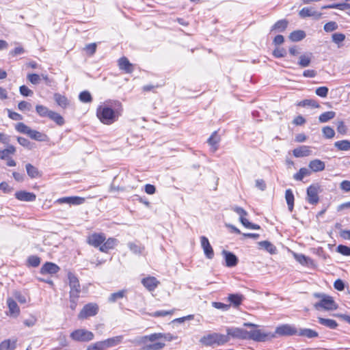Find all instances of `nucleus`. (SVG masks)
Masks as SVG:
<instances>
[{
  "label": "nucleus",
  "instance_id": "nucleus-1",
  "mask_svg": "<svg viewBox=\"0 0 350 350\" xmlns=\"http://www.w3.org/2000/svg\"><path fill=\"white\" fill-rule=\"evenodd\" d=\"M162 338L167 341H172L175 339V337L170 333H154L139 337L135 341L137 345H142V350H161L165 347V344L156 341Z\"/></svg>",
  "mask_w": 350,
  "mask_h": 350
},
{
  "label": "nucleus",
  "instance_id": "nucleus-2",
  "mask_svg": "<svg viewBox=\"0 0 350 350\" xmlns=\"http://www.w3.org/2000/svg\"><path fill=\"white\" fill-rule=\"evenodd\" d=\"M243 326L245 328L242 327V339H249L256 342H266L274 338V335L271 334V332L258 329V325L256 324L243 322Z\"/></svg>",
  "mask_w": 350,
  "mask_h": 350
},
{
  "label": "nucleus",
  "instance_id": "nucleus-3",
  "mask_svg": "<svg viewBox=\"0 0 350 350\" xmlns=\"http://www.w3.org/2000/svg\"><path fill=\"white\" fill-rule=\"evenodd\" d=\"M96 116L100 121L105 124H111L118 120L120 112L113 110L107 105H100L97 108Z\"/></svg>",
  "mask_w": 350,
  "mask_h": 350
},
{
  "label": "nucleus",
  "instance_id": "nucleus-4",
  "mask_svg": "<svg viewBox=\"0 0 350 350\" xmlns=\"http://www.w3.org/2000/svg\"><path fill=\"white\" fill-rule=\"evenodd\" d=\"M200 341L205 346L222 345L228 341V336L219 333H212L204 336Z\"/></svg>",
  "mask_w": 350,
  "mask_h": 350
},
{
  "label": "nucleus",
  "instance_id": "nucleus-5",
  "mask_svg": "<svg viewBox=\"0 0 350 350\" xmlns=\"http://www.w3.org/2000/svg\"><path fill=\"white\" fill-rule=\"evenodd\" d=\"M314 296L320 299V301L314 305L317 310L323 308L326 310H332L337 308V306L332 297L322 293H314Z\"/></svg>",
  "mask_w": 350,
  "mask_h": 350
},
{
  "label": "nucleus",
  "instance_id": "nucleus-6",
  "mask_svg": "<svg viewBox=\"0 0 350 350\" xmlns=\"http://www.w3.org/2000/svg\"><path fill=\"white\" fill-rule=\"evenodd\" d=\"M274 335V338L279 336H290L297 335V329L293 325L282 324L275 328V332H271Z\"/></svg>",
  "mask_w": 350,
  "mask_h": 350
},
{
  "label": "nucleus",
  "instance_id": "nucleus-7",
  "mask_svg": "<svg viewBox=\"0 0 350 350\" xmlns=\"http://www.w3.org/2000/svg\"><path fill=\"white\" fill-rule=\"evenodd\" d=\"M94 337V334L88 330L84 329H76L70 334V338L79 342H88L93 340Z\"/></svg>",
  "mask_w": 350,
  "mask_h": 350
},
{
  "label": "nucleus",
  "instance_id": "nucleus-8",
  "mask_svg": "<svg viewBox=\"0 0 350 350\" xmlns=\"http://www.w3.org/2000/svg\"><path fill=\"white\" fill-rule=\"evenodd\" d=\"M68 284L70 286L69 296L79 297L81 293V285L77 277L72 272L68 273Z\"/></svg>",
  "mask_w": 350,
  "mask_h": 350
},
{
  "label": "nucleus",
  "instance_id": "nucleus-9",
  "mask_svg": "<svg viewBox=\"0 0 350 350\" xmlns=\"http://www.w3.org/2000/svg\"><path fill=\"white\" fill-rule=\"evenodd\" d=\"M98 312V306L96 304L90 303L85 305L83 309L78 314L79 319H87L97 314Z\"/></svg>",
  "mask_w": 350,
  "mask_h": 350
},
{
  "label": "nucleus",
  "instance_id": "nucleus-10",
  "mask_svg": "<svg viewBox=\"0 0 350 350\" xmlns=\"http://www.w3.org/2000/svg\"><path fill=\"white\" fill-rule=\"evenodd\" d=\"M320 187L318 185H311L307 189V201L311 204L319 202V192Z\"/></svg>",
  "mask_w": 350,
  "mask_h": 350
},
{
  "label": "nucleus",
  "instance_id": "nucleus-11",
  "mask_svg": "<svg viewBox=\"0 0 350 350\" xmlns=\"http://www.w3.org/2000/svg\"><path fill=\"white\" fill-rule=\"evenodd\" d=\"M105 239V234L94 232L88 237L87 243L94 247H100Z\"/></svg>",
  "mask_w": 350,
  "mask_h": 350
},
{
  "label": "nucleus",
  "instance_id": "nucleus-12",
  "mask_svg": "<svg viewBox=\"0 0 350 350\" xmlns=\"http://www.w3.org/2000/svg\"><path fill=\"white\" fill-rule=\"evenodd\" d=\"M84 202L85 199L83 198L78 196H70L58 198L55 201L54 203L58 204H68L70 205H79L83 204Z\"/></svg>",
  "mask_w": 350,
  "mask_h": 350
},
{
  "label": "nucleus",
  "instance_id": "nucleus-13",
  "mask_svg": "<svg viewBox=\"0 0 350 350\" xmlns=\"http://www.w3.org/2000/svg\"><path fill=\"white\" fill-rule=\"evenodd\" d=\"M200 242L206 257L208 259H212L214 256V252L208 239L206 237L202 236L200 237Z\"/></svg>",
  "mask_w": 350,
  "mask_h": 350
},
{
  "label": "nucleus",
  "instance_id": "nucleus-14",
  "mask_svg": "<svg viewBox=\"0 0 350 350\" xmlns=\"http://www.w3.org/2000/svg\"><path fill=\"white\" fill-rule=\"evenodd\" d=\"M14 196L17 200L23 202H33L36 198V196L33 193L25 191H17Z\"/></svg>",
  "mask_w": 350,
  "mask_h": 350
},
{
  "label": "nucleus",
  "instance_id": "nucleus-15",
  "mask_svg": "<svg viewBox=\"0 0 350 350\" xmlns=\"http://www.w3.org/2000/svg\"><path fill=\"white\" fill-rule=\"evenodd\" d=\"M142 283L149 291H154L159 284V282L157 278L152 276L143 278Z\"/></svg>",
  "mask_w": 350,
  "mask_h": 350
},
{
  "label": "nucleus",
  "instance_id": "nucleus-16",
  "mask_svg": "<svg viewBox=\"0 0 350 350\" xmlns=\"http://www.w3.org/2000/svg\"><path fill=\"white\" fill-rule=\"evenodd\" d=\"M59 270V267L55 263L47 262L40 269L42 274H55Z\"/></svg>",
  "mask_w": 350,
  "mask_h": 350
},
{
  "label": "nucleus",
  "instance_id": "nucleus-17",
  "mask_svg": "<svg viewBox=\"0 0 350 350\" xmlns=\"http://www.w3.org/2000/svg\"><path fill=\"white\" fill-rule=\"evenodd\" d=\"M308 167L310 171L314 172H321L325 170V164L320 159H314L309 163Z\"/></svg>",
  "mask_w": 350,
  "mask_h": 350
},
{
  "label": "nucleus",
  "instance_id": "nucleus-18",
  "mask_svg": "<svg viewBox=\"0 0 350 350\" xmlns=\"http://www.w3.org/2000/svg\"><path fill=\"white\" fill-rule=\"evenodd\" d=\"M222 254L225 258L226 265L227 267H234L237 264L238 258L232 253L224 250Z\"/></svg>",
  "mask_w": 350,
  "mask_h": 350
},
{
  "label": "nucleus",
  "instance_id": "nucleus-19",
  "mask_svg": "<svg viewBox=\"0 0 350 350\" xmlns=\"http://www.w3.org/2000/svg\"><path fill=\"white\" fill-rule=\"evenodd\" d=\"M118 243V240L115 238H109L103 242V244L99 247L102 252H107L109 250L113 249Z\"/></svg>",
  "mask_w": 350,
  "mask_h": 350
},
{
  "label": "nucleus",
  "instance_id": "nucleus-20",
  "mask_svg": "<svg viewBox=\"0 0 350 350\" xmlns=\"http://www.w3.org/2000/svg\"><path fill=\"white\" fill-rule=\"evenodd\" d=\"M118 65L120 68L124 70L126 73H131L133 71V64L125 57H122L119 59Z\"/></svg>",
  "mask_w": 350,
  "mask_h": 350
},
{
  "label": "nucleus",
  "instance_id": "nucleus-21",
  "mask_svg": "<svg viewBox=\"0 0 350 350\" xmlns=\"http://www.w3.org/2000/svg\"><path fill=\"white\" fill-rule=\"evenodd\" d=\"M25 169L27 171V175L31 178H37L42 176V172L39 171V170L33 165L31 163H27L25 165Z\"/></svg>",
  "mask_w": 350,
  "mask_h": 350
},
{
  "label": "nucleus",
  "instance_id": "nucleus-22",
  "mask_svg": "<svg viewBox=\"0 0 350 350\" xmlns=\"http://www.w3.org/2000/svg\"><path fill=\"white\" fill-rule=\"evenodd\" d=\"M299 16L301 18H306L309 16H314L317 18H321L322 14L314 10L312 8H302L299 13Z\"/></svg>",
  "mask_w": 350,
  "mask_h": 350
},
{
  "label": "nucleus",
  "instance_id": "nucleus-23",
  "mask_svg": "<svg viewBox=\"0 0 350 350\" xmlns=\"http://www.w3.org/2000/svg\"><path fill=\"white\" fill-rule=\"evenodd\" d=\"M293 152L295 157H304L309 156L311 154V150L309 146H302L295 148Z\"/></svg>",
  "mask_w": 350,
  "mask_h": 350
},
{
  "label": "nucleus",
  "instance_id": "nucleus-24",
  "mask_svg": "<svg viewBox=\"0 0 350 350\" xmlns=\"http://www.w3.org/2000/svg\"><path fill=\"white\" fill-rule=\"evenodd\" d=\"M299 336H304L308 338H317L319 336V334L317 332L308 329V328H303L297 329V335Z\"/></svg>",
  "mask_w": 350,
  "mask_h": 350
},
{
  "label": "nucleus",
  "instance_id": "nucleus-25",
  "mask_svg": "<svg viewBox=\"0 0 350 350\" xmlns=\"http://www.w3.org/2000/svg\"><path fill=\"white\" fill-rule=\"evenodd\" d=\"M228 301L230 307H233L234 308L239 309L241 306V295L239 294H229L228 297Z\"/></svg>",
  "mask_w": 350,
  "mask_h": 350
},
{
  "label": "nucleus",
  "instance_id": "nucleus-26",
  "mask_svg": "<svg viewBox=\"0 0 350 350\" xmlns=\"http://www.w3.org/2000/svg\"><path fill=\"white\" fill-rule=\"evenodd\" d=\"M7 304L11 315L17 317L20 314V309L16 302L12 298L7 299Z\"/></svg>",
  "mask_w": 350,
  "mask_h": 350
},
{
  "label": "nucleus",
  "instance_id": "nucleus-27",
  "mask_svg": "<svg viewBox=\"0 0 350 350\" xmlns=\"http://www.w3.org/2000/svg\"><path fill=\"white\" fill-rule=\"evenodd\" d=\"M220 141V137L217 134V131L213 133L211 137L208 139V143L211 146L213 152L216 151L217 149V144Z\"/></svg>",
  "mask_w": 350,
  "mask_h": 350
},
{
  "label": "nucleus",
  "instance_id": "nucleus-28",
  "mask_svg": "<svg viewBox=\"0 0 350 350\" xmlns=\"http://www.w3.org/2000/svg\"><path fill=\"white\" fill-rule=\"evenodd\" d=\"M27 135L31 139L39 142H44L47 138V136L45 134L36 130H32L31 129H30Z\"/></svg>",
  "mask_w": 350,
  "mask_h": 350
},
{
  "label": "nucleus",
  "instance_id": "nucleus-29",
  "mask_svg": "<svg viewBox=\"0 0 350 350\" xmlns=\"http://www.w3.org/2000/svg\"><path fill=\"white\" fill-rule=\"evenodd\" d=\"M122 340H123L122 336H114V337L109 338L105 340L107 349L118 345L119 344H120L122 342Z\"/></svg>",
  "mask_w": 350,
  "mask_h": 350
},
{
  "label": "nucleus",
  "instance_id": "nucleus-30",
  "mask_svg": "<svg viewBox=\"0 0 350 350\" xmlns=\"http://www.w3.org/2000/svg\"><path fill=\"white\" fill-rule=\"evenodd\" d=\"M54 100L59 107L64 109L66 108L69 105L67 98L59 93H55L54 94Z\"/></svg>",
  "mask_w": 350,
  "mask_h": 350
},
{
  "label": "nucleus",
  "instance_id": "nucleus-31",
  "mask_svg": "<svg viewBox=\"0 0 350 350\" xmlns=\"http://www.w3.org/2000/svg\"><path fill=\"white\" fill-rule=\"evenodd\" d=\"M288 22L286 19H282L277 21L271 27V31H284L287 26Z\"/></svg>",
  "mask_w": 350,
  "mask_h": 350
},
{
  "label": "nucleus",
  "instance_id": "nucleus-32",
  "mask_svg": "<svg viewBox=\"0 0 350 350\" xmlns=\"http://www.w3.org/2000/svg\"><path fill=\"white\" fill-rule=\"evenodd\" d=\"M318 321L321 325H323L330 329H335L338 326V323L335 320L329 319H324L322 317L318 318Z\"/></svg>",
  "mask_w": 350,
  "mask_h": 350
},
{
  "label": "nucleus",
  "instance_id": "nucleus-33",
  "mask_svg": "<svg viewBox=\"0 0 350 350\" xmlns=\"http://www.w3.org/2000/svg\"><path fill=\"white\" fill-rule=\"evenodd\" d=\"M16 340L11 341L10 339L5 340L0 343V350H14L16 348Z\"/></svg>",
  "mask_w": 350,
  "mask_h": 350
},
{
  "label": "nucleus",
  "instance_id": "nucleus-34",
  "mask_svg": "<svg viewBox=\"0 0 350 350\" xmlns=\"http://www.w3.org/2000/svg\"><path fill=\"white\" fill-rule=\"evenodd\" d=\"M306 37V33L302 30H296L291 32L289 39L293 42H299Z\"/></svg>",
  "mask_w": 350,
  "mask_h": 350
},
{
  "label": "nucleus",
  "instance_id": "nucleus-35",
  "mask_svg": "<svg viewBox=\"0 0 350 350\" xmlns=\"http://www.w3.org/2000/svg\"><path fill=\"white\" fill-rule=\"evenodd\" d=\"M258 244L261 248H263L271 254L276 252V247L268 241H260Z\"/></svg>",
  "mask_w": 350,
  "mask_h": 350
},
{
  "label": "nucleus",
  "instance_id": "nucleus-36",
  "mask_svg": "<svg viewBox=\"0 0 350 350\" xmlns=\"http://www.w3.org/2000/svg\"><path fill=\"white\" fill-rule=\"evenodd\" d=\"M49 118L54 121L59 126H62L65 122L64 118L59 113L53 111L50 112Z\"/></svg>",
  "mask_w": 350,
  "mask_h": 350
},
{
  "label": "nucleus",
  "instance_id": "nucleus-37",
  "mask_svg": "<svg viewBox=\"0 0 350 350\" xmlns=\"http://www.w3.org/2000/svg\"><path fill=\"white\" fill-rule=\"evenodd\" d=\"M311 171L306 167H301L299 172L293 175V178L296 180H302L305 176H310Z\"/></svg>",
  "mask_w": 350,
  "mask_h": 350
},
{
  "label": "nucleus",
  "instance_id": "nucleus-38",
  "mask_svg": "<svg viewBox=\"0 0 350 350\" xmlns=\"http://www.w3.org/2000/svg\"><path fill=\"white\" fill-rule=\"evenodd\" d=\"M334 146L338 150L347 151L350 150V141L345 139L334 143Z\"/></svg>",
  "mask_w": 350,
  "mask_h": 350
},
{
  "label": "nucleus",
  "instance_id": "nucleus-39",
  "mask_svg": "<svg viewBox=\"0 0 350 350\" xmlns=\"http://www.w3.org/2000/svg\"><path fill=\"white\" fill-rule=\"evenodd\" d=\"M128 247L130 249V250L134 253L135 254H141L144 252L145 247L144 245L139 244L137 245L135 243L130 242L128 243Z\"/></svg>",
  "mask_w": 350,
  "mask_h": 350
},
{
  "label": "nucleus",
  "instance_id": "nucleus-40",
  "mask_svg": "<svg viewBox=\"0 0 350 350\" xmlns=\"http://www.w3.org/2000/svg\"><path fill=\"white\" fill-rule=\"evenodd\" d=\"M285 198L288 204V208L291 212L294 206V195L291 189H287L285 192Z\"/></svg>",
  "mask_w": 350,
  "mask_h": 350
},
{
  "label": "nucleus",
  "instance_id": "nucleus-41",
  "mask_svg": "<svg viewBox=\"0 0 350 350\" xmlns=\"http://www.w3.org/2000/svg\"><path fill=\"white\" fill-rule=\"evenodd\" d=\"M247 213L242 208V225L249 229L258 230L260 229V226L250 222L247 219L244 218L243 216L246 215Z\"/></svg>",
  "mask_w": 350,
  "mask_h": 350
},
{
  "label": "nucleus",
  "instance_id": "nucleus-42",
  "mask_svg": "<svg viewBox=\"0 0 350 350\" xmlns=\"http://www.w3.org/2000/svg\"><path fill=\"white\" fill-rule=\"evenodd\" d=\"M294 256L295 259L303 265H309L312 264V260L304 254H295Z\"/></svg>",
  "mask_w": 350,
  "mask_h": 350
},
{
  "label": "nucleus",
  "instance_id": "nucleus-43",
  "mask_svg": "<svg viewBox=\"0 0 350 350\" xmlns=\"http://www.w3.org/2000/svg\"><path fill=\"white\" fill-rule=\"evenodd\" d=\"M336 116V113L334 111H326L321 113L319 117V120L320 122L324 123L327 122L329 120L333 119Z\"/></svg>",
  "mask_w": 350,
  "mask_h": 350
},
{
  "label": "nucleus",
  "instance_id": "nucleus-44",
  "mask_svg": "<svg viewBox=\"0 0 350 350\" xmlns=\"http://www.w3.org/2000/svg\"><path fill=\"white\" fill-rule=\"evenodd\" d=\"M126 291L122 290L119 291L118 292L113 293L110 295V296L108 298L109 302L114 303L118 299H122L125 296Z\"/></svg>",
  "mask_w": 350,
  "mask_h": 350
},
{
  "label": "nucleus",
  "instance_id": "nucleus-45",
  "mask_svg": "<svg viewBox=\"0 0 350 350\" xmlns=\"http://www.w3.org/2000/svg\"><path fill=\"white\" fill-rule=\"evenodd\" d=\"M36 111L41 117H48L51 110H49L46 107L41 105L36 106Z\"/></svg>",
  "mask_w": 350,
  "mask_h": 350
},
{
  "label": "nucleus",
  "instance_id": "nucleus-46",
  "mask_svg": "<svg viewBox=\"0 0 350 350\" xmlns=\"http://www.w3.org/2000/svg\"><path fill=\"white\" fill-rule=\"evenodd\" d=\"M312 55H302L299 57L298 64L301 67H307L310 64Z\"/></svg>",
  "mask_w": 350,
  "mask_h": 350
},
{
  "label": "nucleus",
  "instance_id": "nucleus-47",
  "mask_svg": "<svg viewBox=\"0 0 350 350\" xmlns=\"http://www.w3.org/2000/svg\"><path fill=\"white\" fill-rule=\"evenodd\" d=\"M298 105L301 107L310 106L313 108H319L320 107L318 102L312 99H305L301 100L298 103Z\"/></svg>",
  "mask_w": 350,
  "mask_h": 350
},
{
  "label": "nucleus",
  "instance_id": "nucleus-48",
  "mask_svg": "<svg viewBox=\"0 0 350 350\" xmlns=\"http://www.w3.org/2000/svg\"><path fill=\"white\" fill-rule=\"evenodd\" d=\"M79 98L82 103H91L92 100V95L88 91L81 92L79 94Z\"/></svg>",
  "mask_w": 350,
  "mask_h": 350
},
{
  "label": "nucleus",
  "instance_id": "nucleus-49",
  "mask_svg": "<svg viewBox=\"0 0 350 350\" xmlns=\"http://www.w3.org/2000/svg\"><path fill=\"white\" fill-rule=\"evenodd\" d=\"M15 129L18 132L21 133L28 135L31 128L23 122H18L16 124Z\"/></svg>",
  "mask_w": 350,
  "mask_h": 350
},
{
  "label": "nucleus",
  "instance_id": "nucleus-50",
  "mask_svg": "<svg viewBox=\"0 0 350 350\" xmlns=\"http://www.w3.org/2000/svg\"><path fill=\"white\" fill-rule=\"evenodd\" d=\"M323 136L327 139H332L335 135L334 130L330 126H324L322 129Z\"/></svg>",
  "mask_w": 350,
  "mask_h": 350
},
{
  "label": "nucleus",
  "instance_id": "nucleus-51",
  "mask_svg": "<svg viewBox=\"0 0 350 350\" xmlns=\"http://www.w3.org/2000/svg\"><path fill=\"white\" fill-rule=\"evenodd\" d=\"M27 263L31 267H37L40 264V258L37 256H30L27 258Z\"/></svg>",
  "mask_w": 350,
  "mask_h": 350
},
{
  "label": "nucleus",
  "instance_id": "nucleus-52",
  "mask_svg": "<svg viewBox=\"0 0 350 350\" xmlns=\"http://www.w3.org/2000/svg\"><path fill=\"white\" fill-rule=\"evenodd\" d=\"M332 41L338 45L345 40V35L342 33H334L332 36Z\"/></svg>",
  "mask_w": 350,
  "mask_h": 350
},
{
  "label": "nucleus",
  "instance_id": "nucleus-53",
  "mask_svg": "<svg viewBox=\"0 0 350 350\" xmlns=\"http://www.w3.org/2000/svg\"><path fill=\"white\" fill-rule=\"evenodd\" d=\"M232 338H241V329L239 328H228L227 329V335Z\"/></svg>",
  "mask_w": 350,
  "mask_h": 350
},
{
  "label": "nucleus",
  "instance_id": "nucleus-54",
  "mask_svg": "<svg viewBox=\"0 0 350 350\" xmlns=\"http://www.w3.org/2000/svg\"><path fill=\"white\" fill-rule=\"evenodd\" d=\"M329 89L325 86H321L319 88H317L315 90V93L317 96L325 98L327 97L328 94Z\"/></svg>",
  "mask_w": 350,
  "mask_h": 350
},
{
  "label": "nucleus",
  "instance_id": "nucleus-55",
  "mask_svg": "<svg viewBox=\"0 0 350 350\" xmlns=\"http://www.w3.org/2000/svg\"><path fill=\"white\" fill-rule=\"evenodd\" d=\"M323 29L326 32H331L338 29V25L334 21H330L324 25Z\"/></svg>",
  "mask_w": 350,
  "mask_h": 350
},
{
  "label": "nucleus",
  "instance_id": "nucleus-56",
  "mask_svg": "<svg viewBox=\"0 0 350 350\" xmlns=\"http://www.w3.org/2000/svg\"><path fill=\"white\" fill-rule=\"evenodd\" d=\"M18 142L23 146L31 150L33 146L31 143L26 138L23 137H18L17 138Z\"/></svg>",
  "mask_w": 350,
  "mask_h": 350
},
{
  "label": "nucleus",
  "instance_id": "nucleus-57",
  "mask_svg": "<svg viewBox=\"0 0 350 350\" xmlns=\"http://www.w3.org/2000/svg\"><path fill=\"white\" fill-rule=\"evenodd\" d=\"M174 310H159L150 314V315L154 317H165L169 314H172Z\"/></svg>",
  "mask_w": 350,
  "mask_h": 350
},
{
  "label": "nucleus",
  "instance_id": "nucleus-58",
  "mask_svg": "<svg viewBox=\"0 0 350 350\" xmlns=\"http://www.w3.org/2000/svg\"><path fill=\"white\" fill-rule=\"evenodd\" d=\"M212 306L215 308L219 309L223 311H227L230 308V305H228L227 304L221 303V302L214 301L212 303Z\"/></svg>",
  "mask_w": 350,
  "mask_h": 350
},
{
  "label": "nucleus",
  "instance_id": "nucleus-59",
  "mask_svg": "<svg viewBox=\"0 0 350 350\" xmlns=\"http://www.w3.org/2000/svg\"><path fill=\"white\" fill-rule=\"evenodd\" d=\"M337 252L345 256H350V247L346 245H339Z\"/></svg>",
  "mask_w": 350,
  "mask_h": 350
},
{
  "label": "nucleus",
  "instance_id": "nucleus-60",
  "mask_svg": "<svg viewBox=\"0 0 350 350\" xmlns=\"http://www.w3.org/2000/svg\"><path fill=\"white\" fill-rule=\"evenodd\" d=\"M20 93L24 96H31L33 94L32 90H31L26 85H21L19 88Z\"/></svg>",
  "mask_w": 350,
  "mask_h": 350
},
{
  "label": "nucleus",
  "instance_id": "nucleus-61",
  "mask_svg": "<svg viewBox=\"0 0 350 350\" xmlns=\"http://www.w3.org/2000/svg\"><path fill=\"white\" fill-rule=\"evenodd\" d=\"M18 108L19 110L24 111H30L31 109V105L27 101H21L18 105Z\"/></svg>",
  "mask_w": 350,
  "mask_h": 350
},
{
  "label": "nucleus",
  "instance_id": "nucleus-62",
  "mask_svg": "<svg viewBox=\"0 0 350 350\" xmlns=\"http://www.w3.org/2000/svg\"><path fill=\"white\" fill-rule=\"evenodd\" d=\"M27 79L33 85L38 84L40 81V77L37 74H29Z\"/></svg>",
  "mask_w": 350,
  "mask_h": 350
},
{
  "label": "nucleus",
  "instance_id": "nucleus-63",
  "mask_svg": "<svg viewBox=\"0 0 350 350\" xmlns=\"http://www.w3.org/2000/svg\"><path fill=\"white\" fill-rule=\"evenodd\" d=\"M286 53V50L283 48H277L273 52L274 57L278 58L284 57Z\"/></svg>",
  "mask_w": 350,
  "mask_h": 350
},
{
  "label": "nucleus",
  "instance_id": "nucleus-64",
  "mask_svg": "<svg viewBox=\"0 0 350 350\" xmlns=\"http://www.w3.org/2000/svg\"><path fill=\"white\" fill-rule=\"evenodd\" d=\"M337 131L338 133L342 135H345L347 133V129L342 121H340L338 122Z\"/></svg>",
  "mask_w": 350,
  "mask_h": 350
}]
</instances>
